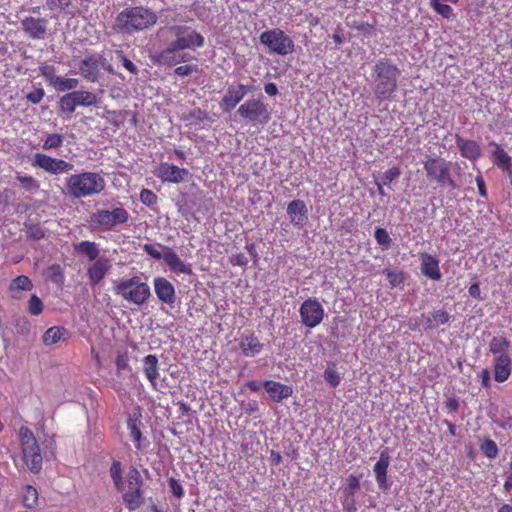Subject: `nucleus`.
Instances as JSON below:
<instances>
[{
    "label": "nucleus",
    "instance_id": "f257e3e1",
    "mask_svg": "<svg viewBox=\"0 0 512 512\" xmlns=\"http://www.w3.org/2000/svg\"><path fill=\"white\" fill-rule=\"evenodd\" d=\"M158 21L157 14L144 6H133L118 13L115 26L125 34H135L152 28Z\"/></svg>",
    "mask_w": 512,
    "mask_h": 512
},
{
    "label": "nucleus",
    "instance_id": "f03ea898",
    "mask_svg": "<svg viewBox=\"0 0 512 512\" xmlns=\"http://www.w3.org/2000/svg\"><path fill=\"white\" fill-rule=\"evenodd\" d=\"M400 69L387 58H382L373 67L374 94L377 100H389L398 88Z\"/></svg>",
    "mask_w": 512,
    "mask_h": 512
},
{
    "label": "nucleus",
    "instance_id": "7ed1b4c3",
    "mask_svg": "<svg viewBox=\"0 0 512 512\" xmlns=\"http://www.w3.org/2000/svg\"><path fill=\"white\" fill-rule=\"evenodd\" d=\"M65 187L69 196L81 199L101 194L105 190L106 181L98 172L85 171L66 178Z\"/></svg>",
    "mask_w": 512,
    "mask_h": 512
},
{
    "label": "nucleus",
    "instance_id": "20e7f679",
    "mask_svg": "<svg viewBox=\"0 0 512 512\" xmlns=\"http://www.w3.org/2000/svg\"><path fill=\"white\" fill-rule=\"evenodd\" d=\"M113 292L128 303L137 306L145 304L151 296L149 285L136 275L115 281Z\"/></svg>",
    "mask_w": 512,
    "mask_h": 512
},
{
    "label": "nucleus",
    "instance_id": "39448f33",
    "mask_svg": "<svg viewBox=\"0 0 512 512\" xmlns=\"http://www.w3.org/2000/svg\"><path fill=\"white\" fill-rule=\"evenodd\" d=\"M18 438L25 466L30 472L38 474L42 470L43 457L33 431L27 426H21L18 430Z\"/></svg>",
    "mask_w": 512,
    "mask_h": 512
},
{
    "label": "nucleus",
    "instance_id": "423d86ee",
    "mask_svg": "<svg viewBox=\"0 0 512 512\" xmlns=\"http://www.w3.org/2000/svg\"><path fill=\"white\" fill-rule=\"evenodd\" d=\"M129 217L126 209L116 207L112 210H97L90 215L88 222L92 231H111L116 226L127 223Z\"/></svg>",
    "mask_w": 512,
    "mask_h": 512
},
{
    "label": "nucleus",
    "instance_id": "0eeeda50",
    "mask_svg": "<svg viewBox=\"0 0 512 512\" xmlns=\"http://www.w3.org/2000/svg\"><path fill=\"white\" fill-rule=\"evenodd\" d=\"M260 43L270 54L286 56L295 51L293 39L280 28H273L261 33Z\"/></svg>",
    "mask_w": 512,
    "mask_h": 512
},
{
    "label": "nucleus",
    "instance_id": "6e6552de",
    "mask_svg": "<svg viewBox=\"0 0 512 512\" xmlns=\"http://www.w3.org/2000/svg\"><path fill=\"white\" fill-rule=\"evenodd\" d=\"M424 170L430 181L437 182L441 186H447L452 189L457 187L451 177L450 163L440 156L428 157L424 162Z\"/></svg>",
    "mask_w": 512,
    "mask_h": 512
},
{
    "label": "nucleus",
    "instance_id": "1a4fd4ad",
    "mask_svg": "<svg viewBox=\"0 0 512 512\" xmlns=\"http://www.w3.org/2000/svg\"><path fill=\"white\" fill-rule=\"evenodd\" d=\"M143 479L135 466L127 472V491L123 493V501L129 511L137 510L143 503Z\"/></svg>",
    "mask_w": 512,
    "mask_h": 512
},
{
    "label": "nucleus",
    "instance_id": "9d476101",
    "mask_svg": "<svg viewBox=\"0 0 512 512\" xmlns=\"http://www.w3.org/2000/svg\"><path fill=\"white\" fill-rule=\"evenodd\" d=\"M237 114L247 122L254 125H265L269 122L271 114L268 105L260 99H249L237 109Z\"/></svg>",
    "mask_w": 512,
    "mask_h": 512
},
{
    "label": "nucleus",
    "instance_id": "9b49d317",
    "mask_svg": "<svg viewBox=\"0 0 512 512\" xmlns=\"http://www.w3.org/2000/svg\"><path fill=\"white\" fill-rule=\"evenodd\" d=\"M169 31L176 37L170 44L179 51L195 50L204 45V37L189 26L174 25L169 27Z\"/></svg>",
    "mask_w": 512,
    "mask_h": 512
},
{
    "label": "nucleus",
    "instance_id": "f8f14e48",
    "mask_svg": "<svg viewBox=\"0 0 512 512\" xmlns=\"http://www.w3.org/2000/svg\"><path fill=\"white\" fill-rule=\"evenodd\" d=\"M32 166L42 169L50 175H59L70 172L74 165L64 159L54 158L44 153H35Z\"/></svg>",
    "mask_w": 512,
    "mask_h": 512
},
{
    "label": "nucleus",
    "instance_id": "ddd939ff",
    "mask_svg": "<svg viewBox=\"0 0 512 512\" xmlns=\"http://www.w3.org/2000/svg\"><path fill=\"white\" fill-rule=\"evenodd\" d=\"M301 323L307 328H315L324 319L325 311L316 298L306 299L299 308Z\"/></svg>",
    "mask_w": 512,
    "mask_h": 512
},
{
    "label": "nucleus",
    "instance_id": "4468645a",
    "mask_svg": "<svg viewBox=\"0 0 512 512\" xmlns=\"http://www.w3.org/2000/svg\"><path fill=\"white\" fill-rule=\"evenodd\" d=\"M48 21L45 18L25 17L21 20V28L32 40L43 39L47 33Z\"/></svg>",
    "mask_w": 512,
    "mask_h": 512
},
{
    "label": "nucleus",
    "instance_id": "2eb2a0df",
    "mask_svg": "<svg viewBox=\"0 0 512 512\" xmlns=\"http://www.w3.org/2000/svg\"><path fill=\"white\" fill-rule=\"evenodd\" d=\"M112 267L109 258L100 257L87 268V278L91 286L98 285L108 274Z\"/></svg>",
    "mask_w": 512,
    "mask_h": 512
},
{
    "label": "nucleus",
    "instance_id": "dca6fc26",
    "mask_svg": "<svg viewBox=\"0 0 512 512\" xmlns=\"http://www.w3.org/2000/svg\"><path fill=\"white\" fill-rule=\"evenodd\" d=\"M105 59L103 56L96 57L94 55H90L85 57L79 65V72L81 76L89 81L96 82L99 78L100 74V65H103Z\"/></svg>",
    "mask_w": 512,
    "mask_h": 512
},
{
    "label": "nucleus",
    "instance_id": "f3484780",
    "mask_svg": "<svg viewBox=\"0 0 512 512\" xmlns=\"http://www.w3.org/2000/svg\"><path fill=\"white\" fill-rule=\"evenodd\" d=\"M189 174L186 168H180L170 163H161L158 168V177L164 182L181 183Z\"/></svg>",
    "mask_w": 512,
    "mask_h": 512
},
{
    "label": "nucleus",
    "instance_id": "a211bd4d",
    "mask_svg": "<svg viewBox=\"0 0 512 512\" xmlns=\"http://www.w3.org/2000/svg\"><path fill=\"white\" fill-rule=\"evenodd\" d=\"M143 426L141 413L131 415L127 420V429L133 440L134 447L137 450H143L149 445V442L143 437L141 427Z\"/></svg>",
    "mask_w": 512,
    "mask_h": 512
},
{
    "label": "nucleus",
    "instance_id": "6ab92c4d",
    "mask_svg": "<svg viewBox=\"0 0 512 512\" xmlns=\"http://www.w3.org/2000/svg\"><path fill=\"white\" fill-rule=\"evenodd\" d=\"M154 291L157 298L165 304L173 305L176 300L175 288L170 281L164 277H156L153 280Z\"/></svg>",
    "mask_w": 512,
    "mask_h": 512
},
{
    "label": "nucleus",
    "instance_id": "aec40b11",
    "mask_svg": "<svg viewBox=\"0 0 512 512\" xmlns=\"http://www.w3.org/2000/svg\"><path fill=\"white\" fill-rule=\"evenodd\" d=\"M163 260L173 273L188 275L192 273L191 265L185 263L174 250L166 246L164 247Z\"/></svg>",
    "mask_w": 512,
    "mask_h": 512
},
{
    "label": "nucleus",
    "instance_id": "412c9836",
    "mask_svg": "<svg viewBox=\"0 0 512 512\" xmlns=\"http://www.w3.org/2000/svg\"><path fill=\"white\" fill-rule=\"evenodd\" d=\"M512 373V359L510 355L496 356L493 360V375L496 382L508 380Z\"/></svg>",
    "mask_w": 512,
    "mask_h": 512
},
{
    "label": "nucleus",
    "instance_id": "4be33fe9",
    "mask_svg": "<svg viewBox=\"0 0 512 512\" xmlns=\"http://www.w3.org/2000/svg\"><path fill=\"white\" fill-rule=\"evenodd\" d=\"M263 387L269 397L277 403L281 402L283 399L289 398L293 394L291 386L273 380L264 381Z\"/></svg>",
    "mask_w": 512,
    "mask_h": 512
},
{
    "label": "nucleus",
    "instance_id": "5701e85b",
    "mask_svg": "<svg viewBox=\"0 0 512 512\" xmlns=\"http://www.w3.org/2000/svg\"><path fill=\"white\" fill-rule=\"evenodd\" d=\"M421 273L434 281L441 279L442 274L439 268V260L433 255L423 252L420 254Z\"/></svg>",
    "mask_w": 512,
    "mask_h": 512
},
{
    "label": "nucleus",
    "instance_id": "b1692460",
    "mask_svg": "<svg viewBox=\"0 0 512 512\" xmlns=\"http://www.w3.org/2000/svg\"><path fill=\"white\" fill-rule=\"evenodd\" d=\"M489 146L491 148V159L493 164L505 172H510L512 169L511 156L500 144L496 142H491Z\"/></svg>",
    "mask_w": 512,
    "mask_h": 512
},
{
    "label": "nucleus",
    "instance_id": "393cba45",
    "mask_svg": "<svg viewBox=\"0 0 512 512\" xmlns=\"http://www.w3.org/2000/svg\"><path fill=\"white\" fill-rule=\"evenodd\" d=\"M307 207L303 200L296 199L287 206V214L294 226H303L307 219Z\"/></svg>",
    "mask_w": 512,
    "mask_h": 512
},
{
    "label": "nucleus",
    "instance_id": "a878e982",
    "mask_svg": "<svg viewBox=\"0 0 512 512\" xmlns=\"http://www.w3.org/2000/svg\"><path fill=\"white\" fill-rule=\"evenodd\" d=\"M389 462V453L387 450H383L380 453L379 460L375 463L373 468L376 482L381 489H385L387 487V469Z\"/></svg>",
    "mask_w": 512,
    "mask_h": 512
},
{
    "label": "nucleus",
    "instance_id": "bb28decb",
    "mask_svg": "<svg viewBox=\"0 0 512 512\" xmlns=\"http://www.w3.org/2000/svg\"><path fill=\"white\" fill-rule=\"evenodd\" d=\"M242 87H238L237 85H231L228 87L225 95L222 97L220 101V107L223 111H231L234 109L238 103L244 98V91H242Z\"/></svg>",
    "mask_w": 512,
    "mask_h": 512
},
{
    "label": "nucleus",
    "instance_id": "cd10ccee",
    "mask_svg": "<svg viewBox=\"0 0 512 512\" xmlns=\"http://www.w3.org/2000/svg\"><path fill=\"white\" fill-rule=\"evenodd\" d=\"M456 144L462 157L476 160L481 155L480 146L474 140H466L456 135Z\"/></svg>",
    "mask_w": 512,
    "mask_h": 512
},
{
    "label": "nucleus",
    "instance_id": "c85d7f7f",
    "mask_svg": "<svg viewBox=\"0 0 512 512\" xmlns=\"http://www.w3.org/2000/svg\"><path fill=\"white\" fill-rule=\"evenodd\" d=\"M239 348L244 356L253 357L263 350L264 345L259 341L258 337L248 335L241 338Z\"/></svg>",
    "mask_w": 512,
    "mask_h": 512
},
{
    "label": "nucleus",
    "instance_id": "c756f323",
    "mask_svg": "<svg viewBox=\"0 0 512 512\" xmlns=\"http://www.w3.org/2000/svg\"><path fill=\"white\" fill-rule=\"evenodd\" d=\"M178 51L179 50L173 48V46L169 44L167 48H165L159 53V61L166 65L173 66L180 62H186L192 59V57L188 53H181L177 55Z\"/></svg>",
    "mask_w": 512,
    "mask_h": 512
},
{
    "label": "nucleus",
    "instance_id": "7c9ffc66",
    "mask_svg": "<svg viewBox=\"0 0 512 512\" xmlns=\"http://www.w3.org/2000/svg\"><path fill=\"white\" fill-rule=\"evenodd\" d=\"M74 250L80 255H85L89 261L99 259L100 250L98 244L93 241H81L74 244Z\"/></svg>",
    "mask_w": 512,
    "mask_h": 512
},
{
    "label": "nucleus",
    "instance_id": "2f4dec72",
    "mask_svg": "<svg viewBox=\"0 0 512 512\" xmlns=\"http://www.w3.org/2000/svg\"><path fill=\"white\" fill-rule=\"evenodd\" d=\"M33 289V283L28 276L20 275L14 278L9 284L8 290L13 298H20L19 293Z\"/></svg>",
    "mask_w": 512,
    "mask_h": 512
},
{
    "label": "nucleus",
    "instance_id": "473e14b6",
    "mask_svg": "<svg viewBox=\"0 0 512 512\" xmlns=\"http://www.w3.org/2000/svg\"><path fill=\"white\" fill-rule=\"evenodd\" d=\"M143 371L152 386L156 385L158 373V358L149 354L143 359Z\"/></svg>",
    "mask_w": 512,
    "mask_h": 512
},
{
    "label": "nucleus",
    "instance_id": "72a5a7b5",
    "mask_svg": "<svg viewBox=\"0 0 512 512\" xmlns=\"http://www.w3.org/2000/svg\"><path fill=\"white\" fill-rule=\"evenodd\" d=\"M21 502L25 508L35 509L39 502L38 490L32 485H25L21 491Z\"/></svg>",
    "mask_w": 512,
    "mask_h": 512
},
{
    "label": "nucleus",
    "instance_id": "f704fd0d",
    "mask_svg": "<svg viewBox=\"0 0 512 512\" xmlns=\"http://www.w3.org/2000/svg\"><path fill=\"white\" fill-rule=\"evenodd\" d=\"M510 341L503 336H494L489 342V351L495 356L509 355Z\"/></svg>",
    "mask_w": 512,
    "mask_h": 512
},
{
    "label": "nucleus",
    "instance_id": "c9c22d12",
    "mask_svg": "<svg viewBox=\"0 0 512 512\" xmlns=\"http://www.w3.org/2000/svg\"><path fill=\"white\" fill-rule=\"evenodd\" d=\"M68 334L67 330L63 327L53 326L48 328L43 335V342L46 345H53L62 340H65V335Z\"/></svg>",
    "mask_w": 512,
    "mask_h": 512
},
{
    "label": "nucleus",
    "instance_id": "e433bc0d",
    "mask_svg": "<svg viewBox=\"0 0 512 512\" xmlns=\"http://www.w3.org/2000/svg\"><path fill=\"white\" fill-rule=\"evenodd\" d=\"M110 477L113 481L115 489L119 492L124 491V482L122 478V464L118 460H113L110 469H109Z\"/></svg>",
    "mask_w": 512,
    "mask_h": 512
},
{
    "label": "nucleus",
    "instance_id": "4c0bfd02",
    "mask_svg": "<svg viewBox=\"0 0 512 512\" xmlns=\"http://www.w3.org/2000/svg\"><path fill=\"white\" fill-rule=\"evenodd\" d=\"M72 96L78 106H93L97 104V96L90 91H73Z\"/></svg>",
    "mask_w": 512,
    "mask_h": 512
},
{
    "label": "nucleus",
    "instance_id": "58836bf2",
    "mask_svg": "<svg viewBox=\"0 0 512 512\" xmlns=\"http://www.w3.org/2000/svg\"><path fill=\"white\" fill-rule=\"evenodd\" d=\"M479 448L482 454L488 459L496 458L499 452L497 444L492 439L489 438L484 439L480 443Z\"/></svg>",
    "mask_w": 512,
    "mask_h": 512
},
{
    "label": "nucleus",
    "instance_id": "ea45409f",
    "mask_svg": "<svg viewBox=\"0 0 512 512\" xmlns=\"http://www.w3.org/2000/svg\"><path fill=\"white\" fill-rule=\"evenodd\" d=\"M47 278L57 285H62L65 280L62 267L59 264L49 266L47 269Z\"/></svg>",
    "mask_w": 512,
    "mask_h": 512
},
{
    "label": "nucleus",
    "instance_id": "a19ab883",
    "mask_svg": "<svg viewBox=\"0 0 512 512\" xmlns=\"http://www.w3.org/2000/svg\"><path fill=\"white\" fill-rule=\"evenodd\" d=\"M64 136L58 133L48 134L43 142L44 150H56L63 145Z\"/></svg>",
    "mask_w": 512,
    "mask_h": 512
},
{
    "label": "nucleus",
    "instance_id": "79ce46f5",
    "mask_svg": "<svg viewBox=\"0 0 512 512\" xmlns=\"http://www.w3.org/2000/svg\"><path fill=\"white\" fill-rule=\"evenodd\" d=\"M56 83L54 85L55 89L60 92L69 91L75 89L79 85V80L76 78H65L59 76L58 79H55Z\"/></svg>",
    "mask_w": 512,
    "mask_h": 512
},
{
    "label": "nucleus",
    "instance_id": "37998d69",
    "mask_svg": "<svg viewBox=\"0 0 512 512\" xmlns=\"http://www.w3.org/2000/svg\"><path fill=\"white\" fill-rule=\"evenodd\" d=\"M59 106L62 112L72 114L78 106L72 92L65 94L60 98Z\"/></svg>",
    "mask_w": 512,
    "mask_h": 512
},
{
    "label": "nucleus",
    "instance_id": "c03bdc74",
    "mask_svg": "<svg viewBox=\"0 0 512 512\" xmlns=\"http://www.w3.org/2000/svg\"><path fill=\"white\" fill-rule=\"evenodd\" d=\"M16 179L21 184V187L26 191L37 190L40 187L39 182L32 176L17 173Z\"/></svg>",
    "mask_w": 512,
    "mask_h": 512
},
{
    "label": "nucleus",
    "instance_id": "a18cd8bd",
    "mask_svg": "<svg viewBox=\"0 0 512 512\" xmlns=\"http://www.w3.org/2000/svg\"><path fill=\"white\" fill-rule=\"evenodd\" d=\"M430 6L443 18L450 19L453 16V8L448 4L441 3L439 0H430Z\"/></svg>",
    "mask_w": 512,
    "mask_h": 512
},
{
    "label": "nucleus",
    "instance_id": "49530a36",
    "mask_svg": "<svg viewBox=\"0 0 512 512\" xmlns=\"http://www.w3.org/2000/svg\"><path fill=\"white\" fill-rule=\"evenodd\" d=\"M374 237L376 242L382 247V249L386 250L391 247L392 240L384 228H376L374 232Z\"/></svg>",
    "mask_w": 512,
    "mask_h": 512
},
{
    "label": "nucleus",
    "instance_id": "de8ad7c7",
    "mask_svg": "<svg viewBox=\"0 0 512 512\" xmlns=\"http://www.w3.org/2000/svg\"><path fill=\"white\" fill-rule=\"evenodd\" d=\"M43 308H44V305H43L42 300L36 294H33L28 301L27 310H28L29 314H31L33 316H38L42 313Z\"/></svg>",
    "mask_w": 512,
    "mask_h": 512
},
{
    "label": "nucleus",
    "instance_id": "09e8293b",
    "mask_svg": "<svg viewBox=\"0 0 512 512\" xmlns=\"http://www.w3.org/2000/svg\"><path fill=\"white\" fill-rule=\"evenodd\" d=\"M323 377L331 387H337L341 382V377L334 366L327 367L324 371Z\"/></svg>",
    "mask_w": 512,
    "mask_h": 512
},
{
    "label": "nucleus",
    "instance_id": "8fccbe9b",
    "mask_svg": "<svg viewBox=\"0 0 512 512\" xmlns=\"http://www.w3.org/2000/svg\"><path fill=\"white\" fill-rule=\"evenodd\" d=\"M39 70L41 75L54 86L56 83L55 79L59 78L56 75V68L53 65L43 64L39 67Z\"/></svg>",
    "mask_w": 512,
    "mask_h": 512
},
{
    "label": "nucleus",
    "instance_id": "3c124183",
    "mask_svg": "<svg viewBox=\"0 0 512 512\" xmlns=\"http://www.w3.org/2000/svg\"><path fill=\"white\" fill-rule=\"evenodd\" d=\"M140 201L144 205L151 207L157 203L158 197L152 190L143 188L140 191Z\"/></svg>",
    "mask_w": 512,
    "mask_h": 512
},
{
    "label": "nucleus",
    "instance_id": "603ef678",
    "mask_svg": "<svg viewBox=\"0 0 512 512\" xmlns=\"http://www.w3.org/2000/svg\"><path fill=\"white\" fill-rule=\"evenodd\" d=\"M431 317L436 323V326L444 325L448 323L451 319V315L444 309H438L431 312Z\"/></svg>",
    "mask_w": 512,
    "mask_h": 512
},
{
    "label": "nucleus",
    "instance_id": "864d4df0",
    "mask_svg": "<svg viewBox=\"0 0 512 512\" xmlns=\"http://www.w3.org/2000/svg\"><path fill=\"white\" fill-rule=\"evenodd\" d=\"M401 174V170L398 166H393L388 169L382 177V182L384 185H389L395 179H397Z\"/></svg>",
    "mask_w": 512,
    "mask_h": 512
},
{
    "label": "nucleus",
    "instance_id": "5fc2aeb1",
    "mask_svg": "<svg viewBox=\"0 0 512 512\" xmlns=\"http://www.w3.org/2000/svg\"><path fill=\"white\" fill-rule=\"evenodd\" d=\"M360 488L359 478L353 474L349 475L347 478V487L346 492L353 496L355 492Z\"/></svg>",
    "mask_w": 512,
    "mask_h": 512
},
{
    "label": "nucleus",
    "instance_id": "6e6d98bb",
    "mask_svg": "<svg viewBox=\"0 0 512 512\" xmlns=\"http://www.w3.org/2000/svg\"><path fill=\"white\" fill-rule=\"evenodd\" d=\"M171 493L178 499H181L184 496V489L179 481L173 477H171L168 481Z\"/></svg>",
    "mask_w": 512,
    "mask_h": 512
},
{
    "label": "nucleus",
    "instance_id": "4d7b16f0",
    "mask_svg": "<svg viewBox=\"0 0 512 512\" xmlns=\"http://www.w3.org/2000/svg\"><path fill=\"white\" fill-rule=\"evenodd\" d=\"M115 365L118 371L125 370L129 367V356L127 352L117 354Z\"/></svg>",
    "mask_w": 512,
    "mask_h": 512
},
{
    "label": "nucleus",
    "instance_id": "13d9d810",
    "mask_svg": "<svg viewBox=\"0 0 512 512\" xmlns=\"http://www.w3.org/2000/svg\"><path fill=\"white\" fill-rule=\"evenodd\" d=\"M384 273L386 274L389 283L393 286L401 284L404 280L402 272H396L387 269Z\"/></svg>",
    "mask_w": 512,
    "mask_h": 512
},
{
    "label": "nucleus",
    "instance_id": "bf43d9fd",
    "mask_svg": "<svg viewBox=\"0 0 512 512\" xmlns=\"http://www.w3.org/2000/svg\"><path fill=\"white\" fill-rule=\"evenodd\" d=\"M185 120H192L196 123L203 122L207 119V113L202 111L200 108L192 110L187 116L184 117Z\"/></svg>",
    "mask_w": 512,
    "mask_h": 512
},
{
    "label": "nucleus",
    "instance_id": "052dcab7",
    "mask_svg": "<svg viewBox=\"0 0 512 512\" xmlns=\"http://www.w3.org/2000/svg\"><path fill=\"white\" fill-rule=\"evenodd\" d=\"M45 95V92L42 88H37L32 92L28 93L26 99L32 104H38L41 102Z\"/></svg>",
    "mask_w": 512,
    "mask_h": 512
},
{
    "label": "nucleus",
    "instance_id": "680f3d73",
    "mask_svg": "<svg viewBox=\"0 0 512 512\" xmlns=\"http://www.w3.org/2000/svg\"><path fill=\"white\" fill-rule=\"evenodd\" d=\"M175 74L178 76H187L193 72H198V67L196 65H183L178 66L174 70Z\"/></svg>",
    "mask_w": 512,
    "mask_h": 512
},
{
    "label": "nucleus",
    "instance_id": "e2e57ef3",
    "mask_svg": "<svg viewBox=\"0 0 512 512\" xmlns=\"http://www.w3.org/2000/svg\"><path fill=\"white\" fill-rule=\"evenodd\" d=\"M233 266L245 267L248 264V258L244 253H237L230 258Z\"/></svg>",
    "mask_w": 512,
    "mask_h": 512
},
{
    "label": "nucleus",
    "instance_id": "0e129e2a",
    "mask_svg": "<svg viewBox=\"0 0 512 512\" xmlns=\"http://www.w3.org/2000/svg\"><path fill=\"white\" fill-rule=\"evenodd\" d=\"M143 250L152 258L156 260L163 259V253H161L159 250L156 249V247L152 244H144Z\"/></svg>",
    "mask_w": 512,
    "mask_h": 512
},
{
    "label": "nucleus",
    "instance_id": "69168bd1",
    "mask_svg": "<svg viewBox=\"0 0 512 512\" xmlns=\"http://www.w3.org/2000/svg\"><path fill=\"white\" fill-rule=\"evenodd\" d=\"M119 57L126 70L132 74H137V67L130 59H128L122 52H120Z\"/></svg>",
    "mask_w": 512,
    "mask_h": 512
},
{
    "label": "nucleus",
    "instance_id": "338daca9",
    "mask_svg": "<svg viewBox=\"0 0 512 512\" xmlns=\"http://www.w3.org/2000/svg\"><path fill=\"white\" fill-rule=\"evenodd\" d=\"M479 378L481 379V385L483 388H485L487 390L491 388V378H490V372L488 369H483L479 373Z\"/></svg>",
    "mask_w": 512,
    "mask_h": 512
},
{
    "label": "nucleus",
    "instance_id": "774afa93",
    "mask_svg": "<svg viewBox=\"0 0 512 512\" xmlns=\"http://www.w3.org/2000/svg\"><path fill=\"white\" fill-rule=\"evenodd\" d=\"M475 180H476L479 194L482 197L486 198L487 197V189H486V184H485L483 177L481 175H477Z\"/></svg>",
    "mask_w": 512,
    "mask_h": 512
}]
</instances>
